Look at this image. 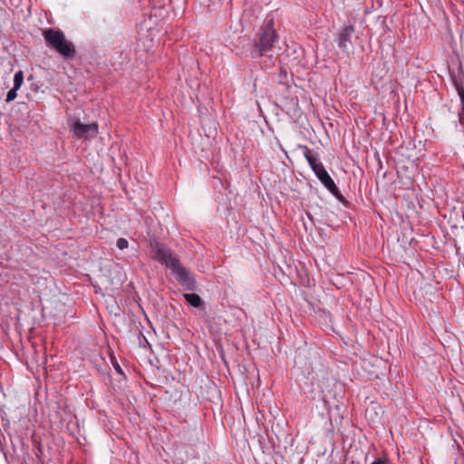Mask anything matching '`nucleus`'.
<instances>
[{"label": "nucleus", "mask_w": 464, "mask_h": 464, "mask_svg": "<svg viewBox=\"0 0 464 464\" xmlns=\"http://www.w3.org/2000/svg\"><path fill=\"white\" fill-rule=\"evenodd\" d=\"M278 35L274 27V20L266 19L261 33L256 36L251 49V57L264 58L265 63H274L279 55Z\"/></svg>", "instance_id": "obj_1"}, {"label": "nucleus", "mask_w": 464, "mask_h": 464, "mask_svg": "<svg viewBox=\"0 0 464 464\" xmlns=\"http://www.w3.org/2000/svg\"><path fill=\"white\" fill-rule=\"evenodd\" d=\"M153 258L165 264L175 275L179 283L188 290L195 286V280L190 273L185 268L179 259L160 243L155 242L151 245Z\"/></svg>", "instance_id": "obj_2"}, {"label": "nucleus", "mask_w": 464, "mask_h": 464, "mask_svg": "<svg viewBox=\"0 0 464 464\" xmlns=\"http://www.w3.org/2000/svg\"><path fill=\"white\" fill-rule=\"evenodd\" d=\"M43 36L47 45L63 57L72 58L75 56L76 50L73 44L66 40L64 34L61 30L48 28L44 31Z\"/></svg>", "instance_id": "obj_3"}, {"label": "nucleus", "mask_w": 464, "mask_h": 464, "mask_svg": "<svg viewBox=\"0 0 464 464\" xmlns=\"http://www.w3.org/2000/svg\"><path fill=\"white\" fill-rule=\"evenodd\" d=\"M69 129L73 137L83 140L94 139L99 131L98 124L96 122L84 124L82 123L79 119H74L70 123Z\"/></svg>", "instance_id": "obj_4"}, {"label": "nucleus", "mask_w": 464, "mask_h": 464, "mask_svg": "<svg viewBox=\"0 0 464 464\" xmlns=\"http://www.w3.org/2000/svg\"><path fill=\"white\" fill-rule=\"evenodd\" d=\"M354 32V28L352 25L344 26L338 34V46L344 53H349L352 48L351 36Z\"/></svg>", "instance_id": "obj_5"}, {"label": "nucleus", "mask_w": 464, "mask_h": 464, "mask_svg": "<svg viewBox=\"0 0 464 464\" xmlns=\"http://www.w3.org/2000/svg\"><path fill=\"white\" fill-rule=\"evenodd\" d=\"M321 183L338 199L342 200L343 198L342 193L339 188L335 185L333 179L330 177L326 170L321 171V174L317 177Z\"/></svg>", "instance_id": "obj_6"}, {"label": "nucleus", "mask_w": 464, "mask_h": 464, "mask_svg": "<svg viewBox=\"0 0 464 464\" xmlns=\"http://www.w3.org/2000/svg\"><path fill=\"white\" fill-rule=\"evenodd\" d=\"M183 297L193 307H199L202 304L200 296L197 294H184Z\"/></svg>", "instance_id": "obj_7"}, {"label": "nucleus", "mask_w": 464, "mask_h": 464, "mask_svg": "<svg viewBox=\"0 0 464 464\" xmlns=\"http://www.w3.org/2000/svg\"><path fill=\"white\" fill-rule=\"evenodd\" d=\"M304 157L311 168H313V166H315L317 163L320 162L318 158L315 155H314L306 147L304 151Z\"/></svg>", "instance_id": "obj_8"}, {"label": "nucleus", "mask_w": 464, "mask_h": 464, "mask_svg": "<svg viewBox=\"0 0 464 464\" xmlns=\"http://www.w3.org/2000/svg\"><path fill=\"white\" fill-rule=\"evenodd\" d=\"M23 82H24L23 71L16 72V73L14 74V87H15V89H20L21 85L23 84Z\"/></svg>", "instance_id": "obj_9"}, {"label": "nucleus", "mask_w": 464, "mask_h": 464, "mask_svg": "<svg viewBox=\"0 0 464 464\" xmlns=\"http://www.w3.org/2000/svg\"><path fill=\"white\" fill-rule=\"evenodd\" d=\"M455 87L459 96L461 105H464V85L462 82H455Z\"/></svg>", "instance_id": "obj_10"}, {"label": "nucleus", "mask_w": 464, "mask_h": 464, "mask_svg": "<svg viewBox=\"0 0 464 464\" xmlns=\"http://www.w3.org/2000/svg\"><path fill=\"white\" fill-rule=\"evenodd\" d=\"M19 89H15V87H13L8 92H7V95H6V102H10L12 101H14L16 96H17V91Z\"/></svg>", "instance_id": "obj_11"}, {"label": "nucleus", "mask_w": 464, "mask_h": 464, "mask_svg": "<svg viewBox=\"0 0 464 464\" xmlns=\"http://www.w3.org/2000/svg\"><path fill=\"white\" fill-rule=\"evenodd\" d=\"M311 169H313V171L314 172L316 177H318L321 174V171L325 170L322 162L317 163L315 166H313V168H311Z\"/></svg>", "instance_id": "obj_12"}, {"label": "nucleus", "mask_w": 464, "mask_h": 464, "mask_svg": "<svg viewBox=\"0 0 464 464\" xmlns=\"http://www.w3.org/2000/svg\"><path fill=\"white\" fill-rule=\"evenodd\" d=\"M118 248L120 249H125L128 247L129 246V242L127 239L123 238V237H121L117 240V243H116Z\"/></svg>", "instance_id": "obj_13"}, {"label": "nucleus", "mask_w": 464, "mask_h": 464, "mask_svg": "<svg viewBox=\"0 0 464 464\" xmlns=\"http://www.w3.org/2000/svg\"><path fill=\"white\" fill-rule=\"evenodd\" d=\"M459 121L464 126V105H461V110L459 112Z\"/></svg>", "instance_id": "obj_14"}, {"label": "nucleus", "mask_w": 464, "mask_h": 464, "mask_svg": "<svg viewBox=\"0 0 464 464\" xmlns=\"http://www.w3.org/2000/svg\"><path fill=\"white\" fill-rule=\"evenodd\" d=\"M388 463H389V461L386 459H377L376 460L372 462V464H388Z\"/></svg>", "instance_id": "obj_15"}, {"label": "nucleus", "mask_w": 464, "mask_h": 464, "mask_svg": "<svg viewBox=\"0 0 464 464\" xmlns=\"http://www.w3.org/2000/svg\"><path fill=\"white\" fill-rule=\"evenodd\" d=\"M115 369H116V371H117L118 372L122 373L121 368L120 367V365H119V364H117V365L115 366Z\"/></svg>", "instance_id": "obj_16"}]
</instances>
